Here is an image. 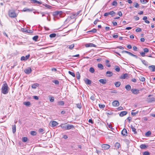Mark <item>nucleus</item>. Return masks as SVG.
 <instances>
[{"mask_svg": "<svg viewBox=\"0 0 155 155\" xmlns=\"http://www.w3.org/2000/svg\"><path fill=\"white\" fill-rule=\"evenodd\" d=\"M31 134L32 135H35L36 134V133L35 131H31Z\"/></svg>", "mask_w": 155, "mask_h": 155, "instance_id": "obj_52", "label": "nucleus"}, {"mask_svg": "<svg viewBox=\"0 0 155 155\" xmlns=\"http://www.w3.org/2000/svg\"><path fill=\"white\" fill-rule=\"evenodd\" d=\"M139 58L141 60L143 64H144L145 65H147V62L144 60H142L141 58Z\"/></svg>", "mask_w": 155, "mask_h": 155, "instance_id": "obj_33", "label": "nucleus"}, {"mask_svg": "<svg viewBox=\"0 0 155 155\" xmlns=\"http://www.w3.org/2000/svg\"><path fill=\"white\" fill-rule=\"evenodd\" d=\"M76 74L77 79H79L80 78V75L79 72H77Z\"/></svg>", "mask_w": 155, "mask_h": 155, "instance_id": "obj_38", "label": "nucleus"}, {"mask_svg": "<svg viewBox=\"0 0 155 155\" xmlns=\"http://www.w3.org/2000/svg\"><path fill=\"white\" fill-rule=\"evenodd\" d=\"M140 54L143 57L145 56V53L144 52H140Z\"/></svg>", "mask_w": 155, "mask_h": 155, "instance_id": "obj_62", "label": "nucleus"}, {"mask_svg": "<svg viewBox=\"0 0 155 155\" xmlns=\"http://www.w3.org/2000/svg\"><path fill=\"white\" fill-rule=\"evenodd\" d=\"M134 6L135 7V8H138L139 7V4L138 3H134Z\"/></svg>", "mask_w": 155, "mask_h": 155, "instance_id": "obj_53", "label": "nucleus"}, {"mask_svg": "<svg viewBox=\"0 0 155 155\" xmlns=\"http://www.w3.org/2000/svg\"><path fill=\"white\" fill-rule=\"evenodd\" d=\"M96 31H97L96 29L95 28H94L93 29H92V30L88 31L87 32H92L95 33V32H96Z\"/></svg>", "mask_w": 155, "mask_h": 155, "instance_id": "obj_47", "label": "nucleus"}, {"mask_svg": "<svg viewBox=\"0 0 155 155\" xmlns=\"http://www.w3.org/2000/svg\"><path fill=\"white\" fill-rule=\"evenodd\" d=\"M114 147L117 150L120 147V143L117 142L114 145Z\"/></svg>", "mask_w": 155, "mask_h": 155, "instance_id": "obj_17", "label": "nucleus"}, {"mask_svg": "<svg viewBox=\"0 0 155 155\" xmlns=\"http://www.w3.org/2000/svg\"><path fill=\"white\" fill-rule=\"evenodd\" d=\"M143 50L145 53H147L149 52V50L147 48H144L143 49Z\"/></svg>", "mask_w": 155, "mask_h": 155, "instance_id": "obj_51", "label": "nucleus"}, {"mask_svg": "<svg viewBox=\"0 0 155 155\" xmlns=\"http://www.w3.org/2000/svg\"><path fill=\"white\" fill-rule=\"evenodd\" d=\"M31 2L32 3H37L38 4H41V3L39 2V1H38L36 0H31Z\"/></svg>", "mask_w": 155, "mask_h": 155, "instance_id": "obj_24", "label": "nucleus"}, {"mask_svg": "<svg viewBox=\"0 0 155 155\" xmlns=\"http://www.w3.org/2000/svg\"><path fill=\"white\" fill-rule=\"evenodd\" d=\"M32 71L31 68H28L25 70V72L27 74H30Z\"/></svg>", "mask_w": 155, "mask_h": 155, "instance_id": "obj_8", "label": "nucleus"}, {"mask_svg": "<svg viewBox=\"0 0 155 155\" xmlns=\"http://www.w3.org/2000/svg\"><path fill=\"white\" fill-rule=\"evenodd\" d=\"M22 11L23 12H30L32 11V10L26 8H24Z\"/></svg>", "mask_w": 155, "mask_h": 155, "instance_id": "obj_37", "label": "nucleus"}, {"mask_svg": "<svg viewBox=\"0 0 155 155\" xmlns=\"http://www.w3.org/2000/svg\"><path fill=\"white\" fill-rule=\"evenodd\" d=\"M76 15L74 13H73L71 15L70 17L68 18L66 20V21H67L70 20L71 19H73L75 18L76 17Z\"/></svg>", "mask_w": 155, "mask_h": 155, "instance_id": "obj_3", "label": "nucleus"}, {"mask_svg": "<svg viewBox=\"0 0 155 155\" xmlns=\"http://www.w3.org/2000/svg\"><path fill=\"white\" fill-rule=\"evenodd\" d=\"M113 73L112 72L108 71L106 72V75L108 77H110L113 75Z\"/></svg>", "mask_w": 155, "mask_h": 155, "instance_id": "obj_14", "label": "nucleus"}, {"mask_svg": "<svg viewBox=\"0 0 155 155\" xmlns=\"http://www.w3.org/2000/svg\"><path fill=\"white\" fill-rule=\"evenodd\" d=\"M102 147L104 150H107L110 148V146L108 144H104L101 146Z\"/></svg>", "mask_w": 155, "mask_h": 155, "instance_id": "obj_4", "label": "nucleus"}, {"mask_svg": "<svg viewBox=\"0 0 155 155\" xmlns=\"http://www.w3.org/2000/svg\"><path fill=\"white\" fill-rule=\"evenodd\" d=\"M33 97L36 100H38L39 98L38 97L36 96H33Z\"/></svg>", "mask_w": 155, "mask_h": 155, "instance_id": "obj_61", "label": "nucleus"}, {"mask_svg": "<svg viewBox=\"0 0 155 155\" xmlns=\"http://www.w3.org/2000/svg\"><path fill=\"white\" fill-rule=\"evenodd\" d=\"M38 38V36L37 35L35 36L34 37H33V39L35 41H37V39Z\"/></svg>", "mask_w": 155, "mask_h": 155, "instance_id": "obj_42", "label": "nucleus"}, {"mask_svg": "<svg viewBox=\"0 0 155 155\" xmlns=\"http://www.w3.org/2000/svg\"><path fill=\"white\" fill-rule=\"evenodd\" d=\"M98 67L101 69H103L104 68V66L102 64H98Z\"/></svg>", "mask_w": 155, "mask_h": 155, "instance_id": "obj_35", "label": "nucleus"}, {"mask_svg": "<svg viewBox=\"0 0 155 155\" xmlns=\"http://www.w3.org/2000/svg\"><path fill=\"white\" fill-rule=\"evenodd\" d=\"M23 104L26 106H29L31 104V103L29 101H28L26 102H24L23 103Z\"/></svg>", "mask_w": 155, "mask_h": 155, "instance_id": "obj_29", "label": "nucleus"}, {"mask_svg": "<svg viewBox=\"0 0 155 155\" xmlns=\"http://www.w3.org/2000/svg\"><path fill=\"white\" fill-rule=\"evenodd\" d=\"M140 80L141 81H145V78L143 77H140Z\"/></svg>", "mask_w": 155, "mask_h": 155, "instance_id": "obj_48", "label": "nucleus"}, {"mask_svg": "<svg viewBox=\"0 0 155 155\" xmlns=\"http://www.w3.org/2000/svg\"><path fill=\"white\" fill-rule=\"evenodd\" d=\"M149 154L150 153L148 151H145L143 153V155H149Z\"/></svg>", "mask_w": 155, "mask_h": 155, "instance_id": "obj_54", "label": "nucleus"}, {"mask_svg": "<svg viewBox=\"0 0 155 155\" xmlns=\"http://www.w3.org/2000/svg\"><path fill=\"white\" fill-rule=\"evenodd\" d=\"M141 2L143 4H145L148 2L149 0H140Z\"/></svg>", "mask_w": 155, "mask_h": 155, "instance_id": "obj_36", "label": "nucleus"}, {"mask_svg": "<svg viewBox=\"0 0 155 155\" xmlns=\"http://www.w3.org/2000/svg\"><path fill=\"white\" fill-rule=\"evenodd\" d=\"M112 104L114 107H117L119 105V102L117 101H114L113 102Z\"/></svg>", "mask_w": 155, "mask_h": 155, "instance_id": "obj_6", "label": "nucleus"}, {"mask_svg": "<svg viewBox=\"0 0 155 155\" xmlns=\"http://www.w3.org/2000/svg\"><path fill=\"white\" fill-rule=\"evenodd\" d=\"M74 44H72L71 45H68L67 47L69 49H72L74 48Z\"/></svg>", "mask_w": 155, "mask_h": 155, "instance_id": "obj_26", "label": "nucleus"}, {"mask_svg": "<svg viewBox=\"0 0 155 155\" xmlns=\"http://www.w3.org/2000/svg\"><path fill=\"white\" fill-rule=\"evenodd\" d=\"M52 82L56 84H59V81L58 80L53 81Z\"/></svg>", "mask_w": 155, "mask_h": 155, "instance_id": "obj_56", "label": "nucleus"}, {"mask_svg": "<svg viewBox=\"0 0 155 155\" xmlns=\"http://www.w3.org/2000/svg\"><path fill=\"white\" fill-rule=\"evenodd\" d=\"M122 53H126L128 54H129V55H130V56H132V55L133 54H132L131 53L128 51H122Z\"/></svg>", "mask_w": 155, "mask_h": 155, "instance_id": "obj_31", "label": "nucleus"}, {"mask_svg": "<svg viewBox=\"0 0 155 155\" xmlns=\"http://www.w3.org/2000/svg\"><path fill=\"white\" fill-rule=\"evenodd\" d=\"M99 107L101 108H104L105 106V105L104 104H99Z\"/></svg>", "mask_w": 155, "mask_h": 155, "instance_id": "obj_57", "label": "nucleus"}, {"mask_svg": "<svg viewBox=\"0 0 155 155\" xmlns=\"http://www.w3.org/2000/svg\"><path fill=\"white\" fill-rule=\"evenodd\" d=\"M8 15L10 17L12 18H15L17 16V15L16 14L15 11L13 10H10L9 11Z\"/></svg>", "mask_w": 155, "mask_h": 155, "instance_id": "obj_2", "label": "nucleus"}, {"mask_svg": "<svg viewBox=\"0 0 155 155\" xmlns=\"http://www.w3.org/2000/svg\"><path fill=\"white\" fill-rule=\"evenodd\" d=\"M56 35L55 33H53L50 35L49 36L50 38H54L56 36Z\"/></svg>", "mask_w": 155, "mask_h": 155, "instance_id": "obj_49", "label": "nucleus"}, {"mask_svg": "<svg viewBox=\"0 0 155 155\" xmlns=\"http://www.w3.org/2000/svg\"><path fill=\"white\" fill-rule=\"evenodd\" d=\"M151 134V132L150 131H148L145 134V136L147 137H149Z\"/></svg>", "mask_w": 155, "mask_h": 155, "instance_id": "obj_23", "label": "nucleus"}, {"mask_svg": "<svg viewBox=\"0 0 155 155\" xmlns=\"http://www.w3.org/2000/svg\"><path fill=\"white\" fill-rule=\"evenodd\" d=\"M73 128H74V126L72 124H68L67 125V130H69L71 129H72Z\"/></svg>", "mask_w": 155, "mask_h": 155, "instance_id": "obj_11", "label": "nucleus"}, {"mask_svg": "<svg viewBox=\"0 0 155 155\" xmlns=\"http://www.w3.org/2000/svg\"><path fill=\"white\" fill-rule=\"evenodd\" d=\"M131 92L133 94H137L139 93V90L135 88H133L131 90Z\"/></svg>", "mask_w": 155, "mask_h": 155, "instance_id": "obj_7", "label": "nucleus"}, {"mask_svg": "<svg viewBox=\"0 0 155 155\" xmlns=\"http://www.w3.org/2000/svg\"><path fill=\"white\" fill-rule=\"evenodd\" d=\"M122 134L124 136H127V132L126 129L124 128L121 132Z\"/></svg>", "mask_w": 155, "mask_h": 155, "instance_id": "obj_12", "label": "nucleus"}, {"mask_svg": "<svg viewBox=\"0 0 155 155\" xmlns=\"http://www.w3.org/2000/svg\"><path fill=\"white\" fill-rule=\"evenodd\" d=\"M127 114V112L126 111H121L120 114L119 115L120 117H123L124 116L126 115Z\"/></svg>", "mask_w": 155, "mask_h": 155, "instance_id": "obj_18", "label": "nucleus"}, {"mask_svg": "<svg viewBox=\"0 0 155 155\" xmlns=\"http://www.w3.org/2000/svg\"><path fill=\"white\" fill-rule=\"evenodd\" d=\"M51 123L52 125L51 126L52 127H54L57 126L58 124V123L55 121H51Z\"/></svg>", "mask_w": 155, "mask_h": 155, "instance_id": "obj_16", "label": "nucleus"}, {"mask_svg": "<svg viewBox=\"0 0 155 155\" xmlns=\"http://www.w3.org/2000/svg\"><path fill=\"white\" fill-rule=\"evenodd\" d=\"M148 68L150 71L152 72L155 71V65H152L149 66L148 67Z\"/></svg>", "mask_w": 155, "mask_h": 155, "instance_id": "obj_10", "label": "nucleus"}, {"mask_svg": "<svg viewBox=\"0 0 155 155\" xmlns=\"http://www.w3.org/2000/svg\"><path fill=\"white\" fill-rule=\"evenodd\" d=\"M85 83L87 84H90L91 83V81L88 79H86L84 80Z\"/></svg>", "mask_w": 155, "mask_h": 155, "instance_id": "obj_20", "label": "nucleus"}, {"mask_svg": "<svg viewBox=\"0 0 155 155\" xmlns=\"http://www.w3.org/2000/svg\"><path fill=\"white\" fill-rule=\"evenodd\" d=\"M68 73L69 74L72 75L73 77H75V75L74 73L73 72H72L71 71H68Z\"/></svg>", "mask_w": 155, "mask_h": 155, "instance_id": "obj_44", "label": "nucleus"}, {"mask_svg": "<svg viewBox=\"0 0 155 155\" xmlns=\"http://www.w3.org/2000/svg\"><path fill=\"white\" fill-rule=\"evenodd\" d=\"M28 138L27 137H24L22 138V141L26 142L27 141Z\"/></svg>", "mask_w": 155, "mask_h": 155, "instance_id": "obj_46", "label": "nucleus"}, {"mask_svg": "<svg viewBox=\"0 0 155 155\" xmlns=\"http://www.w3.org/2000/svg\"><path fill=\"white\" fill-rule=\"evenodd\" d=\"M117 4V3L116 0L114 1L112 3V5L115 6H116Z\"/></svg>", "mask_w": 155, "mask_h": 155, "instance_id": "obj_41", "label": "nucleus"}, {"mask_svg": "<svg viewBox=\"0 0 155 155\" xmlns=\"http://www.w3.org/2000/svg\"><path fill=\"white\" fill-rule=\"evenodd\" d=\"M109 15H110L112 16H114V14H115V12L113 11H111L108 12Z\"/></svg>", "mask_w": 155, "mask_h": 155, "instance_id": "obj_39", "label": "nucleus"}, {"mask_svg": "<svg viewBox=\"0 0 155 155\" xmlns=\"http://www.w3.org/2000/svg\"><path fill=\"white\" fill-rule=\"evenodd\" d=\"M131 88V86L129 85H127L125 86V88L127 90L129 91L130 90Z\"/></svg>", "mask_w": 155, "mask_h": 155, "instance_id": "obj_34", "label": "nucleus"}, {"mask_svg": "<svg viewBox=\"0 0 155 155\" xmlns=\"http://www.w3.org/2000/svg\"><path fill=\"white\" fill-rule=\"evenodd\" d=\"M121 84V83L120 81H117L115 83V85L116 87H119Z\"/></svg>", "mask_w": 155, "mask_h": 155, "instance_id": "obj_22", "label": "nucleus"}, {"mask_svg": "<svg viewBox=\"0 0 155 155\" xmlns=\"http://www.w3.org/2000/svg\"><path fill=\"white\" fill-rule=\"evenodd\" d=\"M58 105H63L64 104V102L63 101H59L58 103Z\"/></svg>", "mask_w": 155, "mask_h": 155, "instance_id": "obj_40", "label": "nucleus"}, {"mask_svg": "<svg viewBox=\"0 0 155 155\" xmlns=\"http://www.w3.org/2000/svg\"><path fill=\"white\" fill-rule=\"evenodd\" d=\"M116 48H119L120 49H124V48L121 46H118L116 47Z\"/></svg>", "mask_w": 155, "mask_h": 155, "instance_id": "obj_60", "label": "nucleus"}, {"mask_svg": "<svg viewBox=\"0 0 155 155\" xmlns=\"http://www.w3.org/2000/svg\"><path fill=\"white\" fill-rule=\"evenodd\" d=\"M99 82L103 84H105L107 82V81L106 79H101L99 80Z\"/></svg>", "mask_w": 155, "mask_h": 155, "instance_id": "obj_19", "label": "nucleus"}, {"mask_svg": "<svg viewBox=\"0 0 155 155\" xmlns=\"http://www.w3.org/2000/svg\"><path fill=\"white\" fill-rule=\"evenodd\" d=\"M45 6L46 8H50L51 7V6H50L48 5H47V4H45Z\"/></svg>", "mask_w": 155, "mask_h": 155, "instance_id": "obj_63", "label": "nucleus"}, {"mask_svg": "<svg viewBox=\"0 0 155 155\" xmlns=\"http://www.w3.org/2000/svg\"><path fill=\"white\" fill-rule=\"evenodd\" d=\"M128 76V74H124L122 77V78L123 79H125L126 77Z\"/></svg>", "mask_w": 155, "mask_h": 155, "instance_id": "obj_45", "label": "nucleus"}, {"mask_svg": "<svg viewBox=\"0 0 155 155\" xmlns=\"http://www.w3.org/2000/svg\"><path fill=\"white\" fill-rule=\"evenodd\" d=\"M89 70L90 72L91 73H93L94 72V69L93 67H91Z\"/></svg>", "mask_w": 155, "mask_h": 155, "instance_id": "obj_43", "label": "nucleus"}, {"mask_svg": "<svg viewBox=\"0 0 155 155\" xmlns=\"http://www.w3.org/2000/svg\"><path fill=\"white\" fill-rule=\"evenodd\" d=\"M62 13V12L61 11H55L53 12V15L54 16L59 15L60 16H61Z\"/></svg>", "mask_w": 155, "mask_h": 155, "instance_id": "obj_5", "label": "nucleus"}, {"mask_svg": "<svg viewBox=\"0 0 155 155\" xmlns=\"http://www.w3.org/2000/svg\"><path fill=\"white\" fill-rule=\"evenodd\" d=\"M29 54L26 55L25 57L22 56L21 58V61H25L28 59L29 58Z\"/></svg>", "mask_w": 155, "mask_h": 155, "instance_id": "obj_9", "label": "nucleus"}, {"mask_svg": "<svg viewBox=\"0 0 155 155\" xmlns=\"http://www.w3.org/2000/svg\"><path fill=\"white\" fill-rule=\"evenodd\" d=\"M114 69L115 71L117 72H119L120 70V68L117 66H115Z\"/></svg>", "mask_w": 155, "mask_h": 155, "instance_id": "obj_28", "label": "nucleus"}, {"mask_svg": "<svg viewBox=\"0 0 155 155\" xmlns=\"http://www.w3.org/2000/svg\"><path fill=\"white\" fill-rule=\"evenodd\" d=\"M85 46L86 47H95L96 45L92 43L87 44L85 45Z\"/></svg>", "mask_w": 155, "mask_h": 155, "instance_id": "obj_13", "label": "nucleus"}, {"mask_svg": "<svg viewBox=\"0 0 155 155\" xmlns=\"http://www.w3.org/2000/svg\"><path fill=\"white\" fill-rule=\"evenodd\" d=\"M45 14H47L48 15V16H47V20L49 21H50V16L48 14V13H45Z\"/></svg>", "mask_w": 155, "mask_h": 155, "instance_id": "obj_50", "label": "nucleus"}, {"mask_svg": "<svg viewBox=\"0 0 155 155\" xmlns=\"http://www.w3.org/2000/svg\"><path fill=\"white\" fill-rule=\"evenodd\" d=\"M8 87L6 83L3 84L1 89L2 92L4 94H7L8 92Z\"/></svg>", "mask_w": 155, "mask_h": 155, "instance_id": "obj_1", "label": "nucleus"}, {"mask_svg": "<svg viewBox=\"0 0 155 155\" xmlns=\"http://www.w3.org/2000/svg\"><path fill=\"white\" fill-rule=\"evenodd\" d=\"M147 146L144 144H142L140 146V147L142 149H145L147 148Z\"/></svg>", "mask_w": 155, "mask_h": 155, "instance_id": "obj_25", "label": "nucleus"}, {"mask_svg": "<svg viewBox=\"0 0 155 155\" xmlns=\"http://www.w3.org/2000/svg\"><path fill=\"white\" fill-rule=\"evenodd\" d=\"M44 130L43 129L40 128L38 130V131L40 133H42L44 131Z\"/></svg>", "mask_w": 155, "mask_h": 155, "instance_id": "obj_64", "label": "nucleus"}, {"mask_svg": "<svg viewBox=\"0 0 155 155\" xmlns=\"http://www.w3.org/2000/svg\"><path fill=\"white\" fill-rule=\"evenodd\" d=\"M107 125L108 127L111 129H113L112 127L110 124H109L108 123H107Z\"/></svg>", "mask_w": 155, "mask_h": 155, "instance_id": "obj_59", "label": "nucleus"}, {"mask_svg": "<svg viewBox=\"0 0 155 155\" xmlns=\"http://www.w3.org/2000/svg\"><path fill=\"white\" fill-rule=\"evenodd\" d=\"M39 85L38 84L35 83L32 85L31 87L35 89L39 86Z\"/></svg>", "mask_w": 155, "mask_h": 155, "instance_id": "obj_21", "label": "nucleus"}, {"mask_svg": "<svg viewBox=\"0 0 155 155\" xmlns=\"http://www.w3.org/2000/svg\"><path fill=\"white\" fill-rule=\"evenodd\" d=\"M12 132L14 134L16 132V127L15 125L12 126Z\"/></svg>", "mask_w": 155, "mask_h": 155, "instance_id": "obj_32", "label": "nucleus"}, {"mask_svg": "<svg viewBox=\"0 0 155 155\" xmlns=\"http://www.w3.org/2000/svg\"><path fill=\"white\" fill-rule=\"evenodd\" d=\"M49 98L50 102H52L54 101V98L53 97L50 96L49 97Z\"/></svg>", "mask_w": 155, "mask_h": 155, "instance_id": "obj_27", "label": "nucleus"}, {"mask_svg": "<svg viewBox=\"0 0 155 155\" xmlns=\"http://www.w3.org/2000/svg\"><path fill=\"white\" fill-rule=\"evenodd\" d=\"M131 127L132 129V130L134 132V134H136L137 133V132L136 131V129H135L132 125H131Z\"/></svg>", "mask_w": 155, "mask_h": 155, "instance_id": "obj_30", "label": "nucleus"}, {"mask_svg": "<svg viewBox=\"0 0 155 155\" xmlns=\"http://www.w3.org/2000/svg\"><path fill=\"white\" fill-rule=\"evenodd\" d=\"M66 124H61L60 126V127L63 129L64 130H67L66 129V127L67 125H66Z\"/></svg>", "mask_w": 155, "mask_h": 155, "instance_id": "obj_15", "label": "nucleus"}, {"mask_svg": "<svg viewBox=\"0 0 155 155\" xmlns=\"http://www.w3.org/2000/svg\"><path fill=\"white\" fill-rule=\"evenodd\" d=\"M77 107L79 109H81V104H77Z\"/></svg>", "mask_w": 155, "mask_h": 155, "instance_id": "obj_58", "label": "nucleus"}, {"mask_svg": "<svg viewBox=\"0 0 155 155\" xmlns=\"http://www.w3.org/2000/svg\"><path fill=\"white\" fill-rule=\"evenodd\" d=\"M142 31L141 29L139 28H138L136 30V32H140V31Z\"/></svg>", "mask_w": 155, "mask_h": 155, "instance_id": "obj_55", "label": "nucleus"}]
</instances>
